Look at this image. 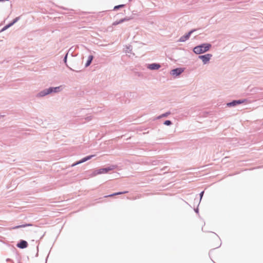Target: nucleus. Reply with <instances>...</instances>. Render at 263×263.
Returning <instances> with one entry per match:
<instances>
[{"label": "nucleus", "mask_w": 263, "mask_h": 263, "mask_svg": "<svg viewBox=\"0 0 263 263\" xmlns=\"http://www.w3.org/2000/svg\"><path fill=\"white\" fill-rule=\"evenodd\" d=\"M44 236V234L43 235H42V236L41 237V239Z\"/></svg>", "instance_id": "obj_27"}, {"label": "nucleus", "mask_w": 263, "mask_h": 263, "mask_svg": "<svg viewBox=\"0 0 263 263\" xmlns=\"http://www.w3.org/2000/svg\"><path fill=\"white\" fill-rule=\"evenodd\" d=\"M38 251H39V248H38V247H37V253H36V254L35 255L36 257L38 256Z\"/></svg>", "instance_id": "obj_25"}, {"label": "nucleus", "mask_w": 263, "mask_h": 263, "mask_svg": "<svg viewBox=\"0 0 263 263\" xmlns=\"http://www.w3.org/2000/svg\"><path fill=\"white\" fill-rule=\"evenodd\" d=\"M184 70L183 68L178 67L172 69L170 74L175 77L179 76Z\"/></svg>", "instance_id": "obj_5"}, {"label": "nucleus", "mask_w": 263, "mask_h": 263, "mask_svg": "<svg viewBox=\"0 0 263 263\" xmlns=\"http://www.w3.org/2000/svg\"><path fill=\"white\" fill-rule=\"evenodd\" d=\"M196 30H197V29H193L191 30L188 33H187L185 35L181 36L180 38L179 39L178 41L180 42H185L186 40H187L190 38L191 34Z\"/></svg>", "instance_id": "obj_7"}, {"label": "nucleus", "mask_w": 263, "mask_h": 263, "mask_svg": "<svg viewBox=\"0 0 263 263\" xmlns=\"http://www.w3.org/2000/svg\"><path fill=\"white\" fill-rule=\"evenodd\" d=\"M126 48H127V49L126 51H127L128 53H129V52L131 51V50H132V47H131V46H127V47H126Z\"/></svg>", "instance_id": "obj_22"}, {"label": "nucleus", "mask_w": 263, "mask_h": 263, "mask_svg": "<svg viewBox=\"0 0 263 263\" xmlns=\"http://www.w3.org/2000/svg\"><path fill=\"white\" fill-rule=\"evenodd\" d=\"M128 193V191H123V192H116V193L111 194L109 195H106V196H105V197H112V196H114L119 195L125 194V193Z\"/></svg>", "instance_id": "obj_13"}, {"label": "nucleus", "mask_w": 263, "mask_h": 263, "mask_svg": "<svg viewBox=\"0 0 263 263\" xmlns=\"http://www.w3.org/2000/svg\"><path fill=\"white\" fill-rule=\"evenodd\" d=\"M93 59V56L92 55H89L88 56V59L85 63V67H88L91 63L92 60Z\"/></svg>", "instance_id": "obj_11"}, {"label": "nucleus", "mask_w": 263, "mask_h": 263, "mask_svg": "<svg viewBox=\"0 0 263 263\" xmlns=\"http://www.w3.org/2000/svg\"><path fill=\"white\" fill-rule=\"evenodd\" d=\"M132 19L131 17H125L124 18H121L118 21L119 24H121L124 22L129 21Z\"/></svg>", "instance_id": "obj_15"}, {"label": "nucleus", "mask_w": 263, "mask_h": 263, "mask_svg": "<svg viewBox=\"0 0 263 263\" xmlns=\"http://www.w3.org/2000/svg\"><path fill=\"white\" fill-rule=\"evenodd\" d=\"M20 19V16H18L15 17L13 21L10 23L11 24L12 26H13L15 23H16Z\"/></svg>", "instance_id": "obj_20"}, {"label": "nucleus", "mask_w": 263, "mask_h": 263, "mask_svg": "<svg viewBox=\"0 0 263 263\" xmlns=\"http://www.w3.org/2000/svg\"><path fill=\"white\" fill-rule=\"evenodd\" d=\"M68 52H67L65 55L64 56V59H63V62L65 64V65H66V66L67 67H68L71 70H73V69H72V68H70L68 67V65L67 64V57H68Z\"/></svg>", "instance_id": "obj_16"}, {"label": "nucleus", "mask_w": 263, "mask_h": 263, "mask_svg": "<svg viewBox=\"0 0 263 263\" xmlns=\"http://www.w3.org/2000/svg\"><path fill=\"white\" fill-rule=\"evenodd\" d=\"M211 47L210 43H204L194 47L193 51L196 54H200L208 51Z\"/></svg>", "instance_id": "obj_2"}, {"label": "nucleus", "mask_w": 263, "mask_h": 263, "mask_svg": "<svg viewBox=\"0 0 263 263\" xmlns=\"http://www.w3.org/2000/svg\"><path fill=\"white\" fill-rule=\"evenodd\" d=\"M194 211L197 214L199 213V209H198V207L194 209Z\"/></svg>", "instance_id": "obj_24"}, {"label": "nucleus", "mask_w": 263, "mask_h": 263, "mask_svg": "<svg viewBox=\"0 0 263 263\" xmlns=\"http://www.w3.org/2000/svg\"><path fill=\"white\" fill-rule=\"evenodd\" d=\"M30 226H32V224L31 223H26V224H21V225H18V226H15L14 227L12 228L13 229H19V228H25L26 227H30Z\"/></svg>", "instance_id": "obj_12"}, {"label": "nucleus", "mask_w": 263, "mask_h": 263, "mask_svg": "<svg viewBox=\"0 0 263 263\" xmlns=\"http://www.w3.org/2000/svg\"><path fill=\"white\" fill-rule=\"evenodd\" d=\"M125 5L124 4H121V5H117V6H115L113 9V10L114 11H116L118 9H119L120 8H123L125 7Z\"/></svg>", "instance_id": "obj_17"}, {"label": "nucleus", "mask_w": 263, "mask_h": 263, "mask_svg": "<svg viewBox=\"0 0 263 263\" xmlns=\"http://www.w3.org/2000/svg\"><path fill=\"white\" fill-rule=\"evenodd\" d=\"M204 191H203L199 193L200 200H199V202H198V205H199V204H200V201H201V199H202V197H203V195H204Z\"/></svg>", "instance_id": "obj_21"}, {"label": "nucleus", "mask_w": 263, "mask_h": 263, "mask_svg": "<svg viewBox=\"0 0 263 263\" xmlns=\"http://www.w3.org/2000/svg\"><path fill=\"white\" fill-rule=\"evenodd\" d=\"M12 26V25L11 24H10V23L8 24H7L6 25H5L1 30V32H3V31H5L6 30H7V29H8L9 28H10V27Z\"/></svg>", "instance_id": "obj_18"}, {"label": "nucleus", "mask_w": 263, "mask_h": 263, "mask_svg": "<svg viewBox=\"0 0 263 263\" xmlns=\"http://www.w3.org/2000/svg\"><path fill=\"white\" fill-rule=\"evenodd\" d=\"M247 101V99L233 100L232 101L226 104V106L228 107H232L236 106L239 104L243 103Z\"/></svg>", "instance_id": "obj_4"}, {"label": "nucleus", "mask_w": 263, "mask_h": 263, "mask_svg": "<svg viewBox=\"0 0 263 263\" xmlns=\"http://www.w3.org/2000/svg\"><path fill=\"white\" fill-rule=\"evenodd\" d=\"M146 67L150 70H154L159 69L161 67V65L159 63H153L147 64Z\"/></svg>", "instance_id": "obj_10"}, {"label": "nucleus", "mask_w": 263, "mask_h": 263, "mask_svg": "<svg viewBox=\"0 0 263 263\" xmlns=\"http://www.w3.org/2000/svg\"><path fill=\"white\" fill-rule=\"evenodd\" d=\"M1 117V116L0 115V117Z\"/></svg>", "instance_id": "obj_28"}, {"label": "nucleus", "mask_w": 263, "mask_h": 263, "mask_svg": "<svg viewBox=\"0 0 263 263\" xmlns=\"http://www.w3.org/2000/svg\"><path fill=\"white\" fill-rule=\"evenodd\" d=\"M95 155H89V156H87L84 158H83L82 159H81V160H80L79 161H78L76 162H74V163H73L72 164H71V167H73L76 165H77L78 164H81L82 163H84L90 159H91L92 157H95Z\"/></svg>", "instance_id": "obj_6"}, {"label": "nucleus", "mask_w": 263, "mask_h": 263, "mask_svg": "<svg viewBox=\"0 0 263 263\" xmlns=\"http://www.w3.org/2000/svg\"><path fill=\"white\" fill-rule=\"evenodd\" d=\"M163 124L165 125H166V126H171V125L173 124V123L171 120H165L163 122Z\"/></svg>", "instance_id": "obj_19"}, {"label": "nucleus", "mask_w": 263, "mask_h": 263, "mask_svg": "<svg viewBox=\"0 0 263 263\" xmlns=\"http://www.w3.org/2000/svg\"><path fill=\"white\" fill-rule=\"evenodd\" d=\"M62 90V86L50 87L48 88L44 89L36 95V98H42L52 93H58Z\"/></svg>", "instance_id": "obj_1"}, {"label": "nucleus", "mask_w": 263, "mask_h": 263, "mask_svg": "<svg viewBox=\"0 0 263 263\" xmlns=\"http://www.w3.org/2000/svg\"><path fill=\"white\" fill-rule=\"evenodd\" d=\"M116 167V165H111L104 168H101L99 169L95 170H93L89 176L90 177H93L99 174H106L109 171L115 169Z\"/></svg>", "instance_id": "obj_3"}, {"label": "nucleus", "mask_w": 263, "mask_h": 263, "mask_svg": "<svg viewBox=\"0 0 263 263\" xmlns=\"http://www.w3.org/2000/svg\"><path fill=\"white\" fill-rule=\"evenodd\" d=\"M6 261H12V260H11V259H10V258H7V259H6Z\"/></svg>", "instance_id": "obj_26"}, {"label": "nucleus", "mask_w": 263, "mask_h": 263, "mask_svg": "<svg viewBox=\"0 0 263 263\" xmlns=\"http://www.w3.org/2000/svg\"><path fill=\"white\" fill-rule=\"evenodd\" d=\"M212 57V54L210 53H208L204 55H200L198 56V58L202 60L204 64L208 63Z\"/></svg>", "instance_id": "obj_8"}, {"label": "nucleus", "mask_w": 263, "mask_h": 263, "mask_svg": "<svg viewBox=\"0 0 263 263\" xmlns=\"http://www.w3.org/2000/svg\"><path fill=\"white\" fill-rule=\"evenodd\" d=\"M171 112L170 111H167L159 116H158L156 119H160L161 118H165V117H167L168 115H171Z\"/></svg>", "instance_id": "obj_14"}, {"label": "nucleus", "mask_w": 263, "mask_h": 263, "mask_svg": "<svg viewBox=\"0 0 263 263\" xmlns=\"http://www.w3.org/2000/svg\"><path fill=\"white\" fill-rule=\"evenodd\" d=\"M119 23L118 21H116L112 23V25H113V26H116V25H119Z\"/></svg>", "instance_id": "obj_23"}, {"label": "nucleus", "mask_w": 263, "mask_h": 263, "mask_svg": "<svg viewBox=\"0 0 263 263\" xmlns=\"http://www.w3.org/2000/svg\"><path fill=\"white\" fill-rule=\"evenodd\" d=\"M28 246V243L27 241L23 239H21L16 244V247L20 249H25Z\"/></svg>", "instance_id": "obj_9"}]
</instances>
